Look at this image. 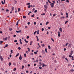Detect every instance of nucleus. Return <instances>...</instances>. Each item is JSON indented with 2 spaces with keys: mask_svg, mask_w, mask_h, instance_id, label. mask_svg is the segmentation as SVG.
Returning <instances> with one entry per match:
<instances>
[{
  "mask_svg": "<svg viewBox=\"0 0 74 74\" xmlns=\"http://www.w3.org/2000/svg\"><path fill=\"white\" fill-rule=\"evenodd\" d=\"M58 37H60V32H58Z\"/></svg>",
  "mask_w": 74,
  "mask_h": 74,
  "instance_id": "1",
  "label": "nucleus"
},
{
  "mask_svg": "<svg viewBox=\"0 0 74 74\" xmlns=\"http://www.w3.org/2000/svg\"><path fill=\"white\" fill-rule=\"evenodd\" d=\"M73 53H74V52L72 50L71 52L70 53V55H72V54H73Z\"/></svg>",
  "mask_w": 74,
  "mask_h": 74,
  "instance_id": "2",
  "label": "nucleus"
},
{
  "mask_svg": "<svg viewBox=\"0 0 74 74\" xmlns=\"http://www.w3.org/2000/svg\"><path fill=\"white\" fill-rule=\"evenodd\" d=\"M42 53H43V54H45V51L44 50H42L41 52Z\"/></svg>",
  "mask_w": 74,
  "mask_h": 74,
  "instance_id": "3",
  "label": "nucleus"
},
{
  "mask_svg": "<svg viewBox=\"0 0 74 74\" xmlns=\"http://www.w3.org/2000/svg\"><path fill=\"white\" fill-rule=\"evenodd\" d=\"M22 56H21V55H20V57H19V60H22Z\"/></svg>",
  "mask_w": 74,
  "mask_h": 74,
  "instance_id": "4",
  "label": "nucleus"
},
{
  "mask_svg": "<svg viewBox=\"0 0 74 74\" xmlns=\"http://www.w3.org/2000/svg\"><path fill=\"white\" fill-rule=\"evenodd\" d=\"M21 30H20L19 31H16V33H21Z\"/></svg>",
  "mask_w": 74,
  "mask_h": 74,
  "instance_id": "5",
  "label": "nucleus"
},
{
  "mask_svg": "<svg viewBox=\"0 0 74 74\" xmlns=\"http://www.w3.org/2000/svg\"><path fill=\"white\" fill-rule=\"evenodd\" d=\"M0 58L1 61H3V57H2L1 56H0Z\"/></svg>",
  "mask_w": 74,
  "mask_h": 74,
  "instance_id": "6",
  "label": "nucleus"
},
{
  "mask_svg": "<svg viewBox=\"0 0 74 74\" xmlns=\"http://www.w3.org/2000/svg\"><path fill=\"white\" fill-rule=\"evenodd\" d=\"M72 44H69L68 45V47L70 48V47H71V45H72Z\"/></svg>",
  "mask_w": 74,
  "mask_h": 74,
  "instance_id": "7",
  "label": "nucleus"
},
{
  "mask_svg": "<svg viewBox=\"0 0 74 74\" xmlns=\"http://www.w3.org/2000/svg\"><path fill=\"white\" fill-rule=\"evenodd\" d=\"M44 7H45L46 9H47L48 8V7L46 5H44Z\"/></svg>",
  "mask_w": 74,
  "mask_h": 74,
  "instance_id": "8",
  "label": "nucleus"
},
{
  "mask_svg": "<svg viewBox=\"0 0 74 74\" xmlns=\"http://www.w3.org/2000/svg\"><path fill=\"white\" fill-rule=\"evenodd\" d=\"M59 30H60L61 32H62V28H60Z\"/></svg>",
  "mask_w": 74,
  "mask_h": 74,
  "instance_id": "9",
  "label": "nucleus"
},
{
  "mask_svg": "<svg viewBox=\"0 0 74 74\" xmlns=\"http://www.w3.org/2000/svg\"><path fill=\"white\" fill-rule=\"evenodd\" d=\"M36 38L37 39V41H39V39H38V37L37 36H36Z\"/></svg>",
  "mask_w": 74,
  "mask_h": 74,
  "instance_id": "10",
  "label": "nucleus"
},
{
  "mask_svg": "<svg viewBox=\"0 0 74 74\" xmlns=\"http://www.w3.org/2000/svg\"><path fill=\"white\" fill-rule=\"evenodd\" d=\"M37 34H39V30L38 29L37 30Z\"/></svg>",
  "mask_w": 74,
  "mask_h": 74,
  "instance_id": "11",
  "label": "nucleus"
},
{
  "mask_svg": "<svg viewBox=\"0 0 74 74\" xmlns=\"http://www.w3.org/2000/svg\"><path fill=\"white\" fill-rule=\"evenodd\" d=\"M24 41H25V42H26V43H28V42H29L28 41H26V39H24Z\"/></svg>",
  "mask_w": 74,
  "mask_h": 74,
  "instance_id": "12",
  "label": "nucleus"
},
{
  "mask_svg": "<svg viewBox=\"0 0 74 74\" xmlns=\"http://www.w3.org/2000/svg\"><path fill=\"white\" fill-rule=\"evenodd\" d=\"M19 55V53H18L16 55V57H17V56H18Z\"/></svg>",
  "mask_w": 74,
  "mask_h": 74,
  "instance_id": "13",
  "label": "nucleus"
},
{
  "mask_svg": "<svg viewBox=\"0 0 74 74\" xmlns=\"http://www.w3.org/2000/svg\"><path fill=\"white\" fill-rule=\"evenodd\" d=\"M7 39H8V37H6L4 39V40L5 41V40H7Z\"/></svg>",
  "mask_w": 74,
  "mask_h": 74,
  "instance_id": "14",
  "label": "nucleus"
},
{
  "mask_svg": "<svg viewBox=\"0 0 74 74\" xmlns=\"http://www.w3.org/2000/svg\"><path fill=\"white\" fill-rule=\"evenodd\" d=\"M74 60V57L73 56L72 57V60Z\"/></svg>",
  "mask_w": 74,
  "mask_h": 74,
  "instance_id": "15",
  "label": "nucleus"
},
{
  "mask_svg": "<svg viewBox=\"0 0 74 74\" xmlns=\"http://www.w3.org/2000/svg\"><path fill=\"white\" fill-rule=\"evenodd\" d=\"M23 18H24V19H26V16H23Z\"/></svg>",
  "mask_w": 74,
  "mask_h": 74,
  "instance_id": "16",
  "label": "nucleus"
},
{
  "mask_svg": "<svg viewBox=\"0 0 74 74\" xmlns=\"http://www.w3.org/2000/svg\"><path fill=\"white\" fill-rule=\"evenodd\" d=\"M51 40H52V41H53V42H54V40L53 39V38H51Z\"/></svg>",
  "mask_w": 74,
  "mask_h": 74,
  "instance_id": "17",
  "label": "nucleus"
},
{
  "mask_svg": "<svg viewBox=\"0 0 74 74\" xmlns=\"http://www.w3.org/2000/svg\"><path fill=\"white\" fill-rule=\"evenodd\" d=\"M49 23V22L47 21V22L45 24L46 25H48V24Z\"/></svg>",
  "mask_w": 74,
  "mask_h": 74,
  "instance_id": "18",
  "label": "nucleus"
},
{
  "mask_svg": "<svg viewBox=\"0 0 74 74\" xmlns=\"http://www.w3.org/2000/svg\"><path fill=\"white\" fill-rule=\"evenodd\" d=\"M15 8H14V7H13L12 8V11H13L14 10V9Z\"/></svg>",
  "mask_w": 74,
  "mask_h": 74,
  "instance_id": "19",
  "label": "nucleus"
},
{
  "mask_svg": "<svg viewBox=\"0 0 74 74\" xmlns=\"http://www.w3.org/2000/svg\"><path fill=\"white\" fill-rule=\"evenodd\" d=\"M37 33V31H35L34 32V35H36V33Z\"/></svg>",
  "mask_w": 74,
  "mask_h": 74,
  "instance_id": "20",
  "label": "nucleus"
},
{
  "mask_svg": "<svg viewBox=\"0 0 74 74\" xmlns=\"http://www.w3.org/2000/svg\"><path fill=\"white\" fill-rule=\"evenodd\" d=\"M45 52H46V53H47V49H45Z\"/></svg>",
  "mask_w": 74,
  "mask_h": 74,
  "instance_id": "21",
  "label": "nucleus"
},
{
  "mask_svg": "<svg viewBox=\"0 0 74 74\" xmlns=\"http://www.w3.org/2000/svg\"><path fill=\"white\" fill-rule=\"evenodd\" d=\"M21 10V9L20 8H18V12H19Z\"/></svg>",
  "mask_w": 74,
  "mask_h": 74,
  "instance_id": "22",
  "label": "nucleus"
},
{
  "mask_svg": "<svg viewBox=\"0 0 74 74\" xmlns=\"http://www.w3.org/2000/svg\"><path fill=\"white\" fill-rule=\"evenodd\" d=\"M68 21H66L65 22V24H66L67 22H68Z\"/></svg>",
  "mask_w": 74,
  "mask_h": 74,
  "instance_id": "23",
  "label": "nucleus"
},
{
  "mask_svg": "<svg viewBox=\"0 0 74 74\" xmlns=\"http://www.w3.org/2000/svg\"><path fill=\"white\" fill-rule=\"evenodd\" d=\"M32 43H33V41H31L30 42V45H32Z\"/></svg>",
  "mask_w": 74,
  "mask_h": 74,
  "instance_id": "24",
  "label": "nucleus"
},
{
  "mask_svg": "<svg viewBox=\"0 0 74 74\" xmlns=\"http://www.w3.org/2000/svg\"><path fill=\"white\" fill-rule=\"evenodd\" d=\"M50 5H54L55 4V3H50Z\"/></svg>",
  "mask_w": 74,
  "mask_h": 74,
  "instance_id": "25",
  "label": "nucleus"
},
{
  "mask_svg": "<svg viewBox=\"0 0 74 74\" xmlns=\"http://www.w3.org/2000/svg\"><path fill=\"white\" fill-rule=\"evenodd\" d=\"M30 3H28L27 4V5H30Z\"/></svg>",
  "mask_w": 74,
  "mask_h": 74,
  "instance_id": "26",
  "label": "nucleus"
},
{
  "mask_svg": "<svg viewBox=\"0 0 74 74\" xmlns=\"http://www.w3.org/2000/svg\"><path fill=\"white\" fill-rule=\"evenodd\" d=\"M13 50H11V51H10V52L11 53H14V52H13Z\"/></svg>",
  "mask_w": 74,
  "mask_h": 74,
  "instance_id": "27",
  "label": "nucleus"
},
{
  "mask_svg": "<svg viewBox=\"0 0 74 74\" xmlns=\"http://www.w3.org/2000/svg\"><path fill=\"white\" fill-rule=\"evenodd\" d=\"M0 42V44L1 45V44H2V43H3V41H1Z\"/></svg>",
  "mask_w": 74,
  "mask_h": 74,
  "instance_id": "28",
  "label": "nucleus"
},
{
  "mask_svg": "<svg viewBox=\"0 0 74 74\" xmlns=\"http://www.w3.org/2000/svg\"><path fill=\"white\" fill-rule=\"evenodd\" d=\"M45 46V45H44V44H43L42 45V47H44Z\"/></svg>",
  "mask_w": 74,
  "mask_h": 74,
  "instance_id": "29",
  "label": "nucleus"
},
{
  "mask_svg": "<svg viewBox=\"0 0 74 74\" xmlns=\"http://www.w3.org/2000/svg\"><path fill=\"white\" fill-rule=\"evenodd\" d=\"M11 62H9V66H11Z\"/></svg>",
  "mask_w": 74,
  "mask_h": 74,
  "instance_id": "30",
  "label": "nucleus"
},
{
  "mask_svg": "<svg viewBox=\"0 0 74 74\" xmlns=\"http://www.w3.org/2000/svg\"><path fill=\"white\" fill-rule=\"evenodd\" d=\"M48 47L49 49H51V47L50 46H48Z\"/></svg>",
  "mask_w": 74,
  "mask_h": 74,
  "instance_id": "31",
  "label": "nucleus"
},
{
  "mask_svg": "<svg viewBox=\"0 0 74 74\" xmlns=\"http://www.w3.org/2000/svg\"><path fill=\"white\" fill-rule=\"evenodd\" d=\"M18 49H19V50H21V47H18Z\"/></svg>",
  "mask_w": 74,
  "mask_h": 74,
  "instance_id": "32",
  "label": "nucleus"
},
{
  "mask_svg": "<svg viewBox=\"0 0 74 74\" xmlns=\"http://www.w3.org/2000/svg\"><path fill=\"white\" fill-rule=\"evenodd\" d=\"M14 42H18V41L16 40H15L14 41Z\"/></svg>",
  "mask_w": 74,
  "mask_h": 74,
  "instance_id": "33",
  "label": "nucleus"
},
{
  "mask_svg": "<svg viewBox=\"0 0 74 74\" xmlns=\"http://www.w3.org/2000/svg\"><path fill=\"white\" fill-rule=\"evenodd\" d=\"M9 30H10V31H12V28H10L9 29Z\"/></svg>",
  "mask_w": 74,
  "mask_h": 74,
  "instance_id": "34",
  "label": "nucleus"
},
{
  "mask_svg": "<svg viewBox=\"0 0 74 74\" xmlns=\"http://www.w3.org/2000/svg\"><path fill=\"white\" fill-rule=\"evenodd\" d=\"M37 12V10H36L34 11V12L35 13H36V12Z\"/></svg>",
  "mask_w": 74,
  "mask_h": 74,
  "instance_id": "35",
  "label": "nucleus"
},
{
  "mask_svg": "<svg viewBox=\"0 0 74 74\" xmlns=\"http://www.w3.org/2000/svg\"><path fill=\"white\" fill-rule=\"evenodd\" d=\"M65 60H67V61H68V62H69V60L67 58H65Z\"/></svg>",
  "mask_w": 74,
  "mask_h": 74,
  "instance_id": "36",
  "label": "nucleus"
},
{
  "mask_svg": "<svg viewBox=\"0 0 74 74\" xmlns=\"http://www.w3.org/2000/svg\"><path fill=\"white\" fill-rule=\"evenodd\" d=\"M51 7L52 8H53V7H54V5H51Z\"/></svg>",
  "mask_w": 74,
  "mask_h": 74,
  "instance_id": "37",
  "label": "nucleus"
},
{
  "mask_svg": "<svg viewBox=\"0 0 74 74\" xmlns=\"http://www.w3.org/2000/svg\"><path fill=\"white\" fill-rule=\"evenodd\" d=\"M34 54H36H36H37V52H36V51L34 52Z\"/></svg>",
  "mask_w": 74,
  "mask_h": 74,
  "instance_id": "38",
  "label": "nucleus"
},
{
  "mask_svg": "<svg viewBox=\"0 0 74 74\" xmlns=\"http://www.w3.org/2000/svg\"><path fill=\"white\" fill-rule=\"evenodd\" d=\"M31 16L32 17H34V14H33Z\"/></svg>",
  "mask_w": 74,
  "mask_h": 74,
  "instance_id": "39",
  "label": "nucleus"
},
{
  "mask_svg": "<svg viewBox=\"0 0 74 74\" xmlns=\"http://www.w3.org/2000/svg\"><path fill=\"white\" fill-rule=\"evenodd\" d=\"M45 13H42L41 14V15H45Z\"/></svg>",
  "mask_w": 74,
  "mask_h": 74,
  "instance_id": "40",
  "label": "nucleus"
},
{
  "mask_svg": "<svg viewBox=\"0 0 74 74\" xmlns=\"http://www.w3.org/2000/svg\"><path fill=\"white\" fill-rule=\"evenodd\" d=\"M24 56L25 57H26V53L24 54Z\"/></svg>",
  "mask_w": 74,
  "mask_h": 74,
  "instance_id": "41",
  "label": "nucleus"
},
{
  "mask_svg": "<svg viewBox=\"0 0 74 74\" xmlns=\"http://www.w3.org/2000/svg\"><path fill=\"white\" fill-rule=\"evenodd\" d=\"M27 49H28V51H29V52H30V49L29 48H27Z\"/></svg>",
  "mask_w": 74,
  "mask_h": 74,
  "instance_id": "42",
  "label": "nucleus"
},
{
  "mask_svg": "<svg viewBox=\"0 0 74 74\" xmlns=\"http://www.w3.org/2000/svg\"><path fill=\"white\" fill-rule=\"evenodd\" d=\"M13 65L14 66H16V64L15 63H13Z\"/></svg>",
  "mask_w": 74,
  "mask_h": 74,
  "instance_id": "43",
  "label": "nucleus"
},
{
  "mask_svg": "<svg viewBox=\"0 0 74 74\" xmlns=\"http://www.w3.org/2000/svg\"><path fill=\"white\" fill-rule=\"evenodd\" d=\"M23 68H24V66L23 65V66H22V69H23Z\"/></svg>",
  "mask_w": 74,
  "mask_h": 74,
  "instance_id": "44",
  "label": "nucleus"
},
{
  "mask_svg": "<svg viewBox=\"0 0 74 74\" xmlns=\"http://www.w3.org/2000/svg\"><path fill=\"white\" fill-rule=\"evenodd\" d=\"M8 44H6L5 45V47H8Z\"/></svg>",
  "mask_w": 74,
  "mask_h": 74,
  "instance_id": "45",
  "label": "nucleus"
},
{
  "mask_svg": "<svg viewBox=\"0 0 74 74\" xmlns=\"http://www.w3.org/2000/svg\"><path fill=\"white\" fill-rule=\"evenodd\" d=\"M15 1V4H16V3H17V1Z\"/></svg>",
  "mask_w": 74,
  "mask_h": 74,
  "instance_id": "46",
  "label": "nucleus"
},
{
  "mask_svg": "<svg viewBox=\"0 0 74 74\" xmlns=\"http://www.w3.org/2000/svg\"><path fill=\"white\" fill-rule=\"evenodd\" d=\"M66 3H69V0H66Z\"/></svg>",
  "mask_w": 74,
  "mask_h": 74,
  "instance_id": "47",
  "label": "nucleus"
},
{
  "mask_svg": "<svg viewBox=\"0 0 74 74\" xmlns=\"http://www.w3.org/2000/svg\"><path fill=\"white\" fill-rule=\"evenodd\" d=\"M18 21L17 22V23L16 24V26H18Z\"/></svg>",
  "mask_w": 74,
  "mask_h": 74,
  "instance_id": "48",
  "label": "nucleus"
},
{
  "mask_svg": "<svg viewBox=\"0 0 74 74\" xmlns=\"http://www.w3.org/2000/svg\"><path fill=\"white\" fill-rule=\"evenodd\" d=\"M16 70V68H14L13 69L14 71H15Z\"/></svg>",
  "mask_w": 74,
  "mask_h": 74,
  "instance_id": "49",
  "label": "nucleus"
},
{
  "mask_svg": "<svg viewBox=\"0 0 74 74\" xmlns=\"http://www.w3.org/2000/svg\"><path fill=\"white\" fill-rule=\"evenodd\" d=\"M39 69H42V67L41 66H40L39 67Z\"/></svg>",
  "mask_w": 74,
  "mask_h": 74,
  "instance_id": "50",
  "label": "nucleus"
},
{
  "mask_svg": "<svg viewBox=\"0 0 74 74\" xmlns=\"http://www.w3.org/2000/svg\"><path fill=\"white\" fill-rule=\"evenodd\" d=\"M71 71H72V72H73L74 71V69H72V70H70Z\"/></svg>",
  "mask_w": 74,
  "mask_h": 74,
  "instance_id": "51",
  "label": "nucleus"
},
{
  "mask_svg": "<svg viewBox=\"0 0 74 74\" xmlns=\"http://www.w3.org/2000/svg\"><path fill=\"white\" fill-rule=\"evenodd\" d=\"M67 45H69V43H66L65 45L66 46H67Z\"/></svg>",
  "mask_w": 74,
  "mask_h": 74,
  "instance_id": "52",
  "label": "nucleus"
},
{
  "mask_svg": "<svg viewBox=\"0 0 74 74\" xmlns=\"http://www.w3.org/2000/svg\"><path fill=\"white\" fill-rule=\"evenodd\" d=\"M38 62V60H37L35 61V62Z\"/></svg>",
  "mask_w": 74,
  "mask_h": 74,
  "instance_id": "53",
  "label": "nucleus"
},
{
  "mask_svg": "<svg viewBox=\"0 0 74 74\" xmlns=\"http://www.w3.org/2000/svg\"><path fill=\"white\" fill-rule=\"evenodd\" d=\"M48 1L49 3H51V2L49 0H48Z\"/></svg>",
  "mask_w": 74,
  "mask_h": 74,
  "instance_id": "54",
  "label": "nucleus"
},
{
  "mask_svg": "<svg viewBox=\"0 0 74 74\" xmlns=\"http://www.w3.org/2000/svg\"><path fill=\"white\" fill-rule=\"evenodd\" d=\"M33 53H30V55H33Z\"/></svg>",
  "mask_w": 74,
  "mask_h": 74,
  "instance_id": "55",
  "label": "nucleus"
},
{
  "mask_svg": "<svg viewBox=\"0 0 74 74\" xmlns=\"http://www.w3.org/2000/svg\"><path fill=\"white\" fill-rule=\"evenodd\" d=\"M44 11H45V12H47V10L46 9H45L44 10Z\"/></svg>",
  "mask_w": 74,
  "mask_h": 74,
  "instance_id": "56",
  "label": "nucleus"
},
{
  "mask_svg": "<svg viewBox=\"0 0 74 74\" xmlns=\"http://www.w3.org/2000/svg\"><path fill=\"white\" fill-rule=\"evenodd\" d=\"M41 30L42 31H43V30H44V29L43 28H42Z\"/></svg>",
  "mask_w": 74,
  "mask_h": 74,
  "instance_id": "57",
  "label": "nucleus"
},
{
  "mask_svg": "<svg viewBox=\"0 0 74 74\" xmlns=\"http://www.w3.org/2000/svg\"><path fill=\"white\" fill-rule=\"evenodd\" d=\"M46 5H48V2H46Z\"/></svg>",
  "mask_w": 74,
  "mask_h": 74,
  "instance_id": "58",
  "label": "nucleus"
},
{
  "mask_svg": "<svg viewBox=\"0 0 74 74\" xmlns=\"http://www.w3.org/2000/svg\"><path fill=\"white\" fill-rule=\"evenodd\" d=\"M30 5H28V8H30Z\"/></svg>",
  "mask_w": 74,
  "mask_h": 74,
  "instance_id": "59",
  "label": "nucleus"
},
{
  "mask_svg": "<svg viewBox=\"0 0 74 74\" xmlns=\"http://www.w3.org/2000/svg\"><path fill=\"white\" fill-rule=\"evenodd\" d=\"M34 25H36V22H34Z\"/></svg>",
  "mask_w": 74,
  "mask_h": 74,
  "instance_id": "60",
  "label": "nucleus"
},
{
  "mask_svg": "<svg viewBox=\"0 0 74 74\" xmlns=\"http://www.w3.org/2000/svg\"><path fill=\"white\" fill-rule=\"evenodd\" d=\"M1 3H2V4H4V2H3V1H1Z\"/></svg>",
  "mask_w": 74,
  "mask_h": 74,
  "instance_id": "61",
  "label": "nucleus"
},
{
  "mask_svg": "<svg viewBox=\"0 0 74 74\" xmlns=\"http://www.w3.org/2000/svg\"><path fill=\"white\" fill-rule=\"evenodd\" d=\"M36 66V64H34V66Z\"/></svg>",
  "mask_w": 74,
  "mask_h": 74,
  "instance_id": "62",
  "label": "nucleus"
},
{
  "mask_svg": "<svg viewBox=\"0 0 74 74\" xmlns=\"http://www.w3.org/2000/svg\"><path fill=\"white\" fill-rule=\"evenodd\" d=\"M16 35H13V37H16Z\"/></svg>",
  "mask_w": 74,
  "mask_h": 74,
  "instance_id": "63",
  "label": "nucleus"
},
{
  "mask_svg": "<svg viewBox=\"0 0 74 74\" xmlns=\"http://www.w3.org/2000/svg\"><path fill=\"white\" fill-rule=\"evenodd\" d=\"M48 29H51V27H48Z\"/></svg>",
  "mask_w": 74,
  "mask_h": 74,
  "instance_id": "64",
  "label": "nucleus"
}]
</instances>
